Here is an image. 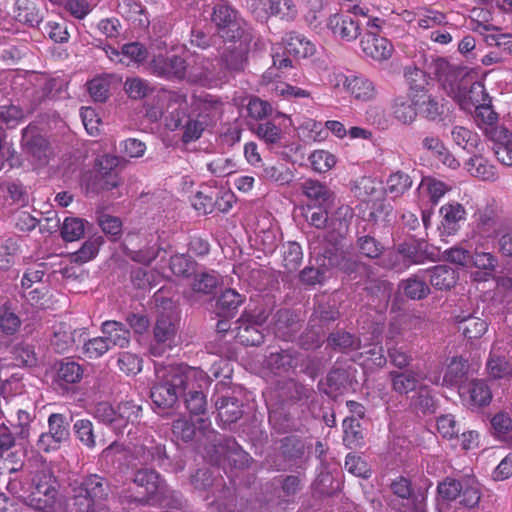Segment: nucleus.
<instances>
[{
    "label": "nucleus",
    "mask_w": 512,
    "mask_h": 512,
    "mask_svg": "<svg viewBox=\"0 0 512 512\" xmlns=\"http://www.w3.org/2000/svg\"><path fill=\"white\" fill-rule=\"evenodd\" d=\"M126 160L119 156L104 154L94 161L93 170L83 177V183L87 193L99 194L110 191L120 185L118 168L124 165Z\"/></svg>",
    "instance_id": "5"
},
{
    "label": "nucleus",
    "mask_w": 512,
    "mask_h": 512,
    "mask_svg": "<svg viewBox=\"0 0 512 512\" xmlns=\"http://www.w3.org/2000/svg\"><path fill=\"white\" fill-rule=\"evenodd\" d=\"M326 341L327 347L343 354L357 351L362 347V341L359 336L343 329L329 333Z\"/></svg>",
    "instance_id": "23"
},
{
    "label": "nucleus",
    "mask_w": 512,
    "mask_h": 512,
    "mask_svg": "<svg viewBox=\"0 0 512 512\" xmlns=\"http://www.w3.org/2000/svg\"><path fill=\"white\" fill-rule=\"evenodd\" d=\"M365 232V227L363 231H357V249L362 256L368 259H377L383 254L385 247L374 236L370 235V233L365 234Z\"/></svg>",
    "instance_id": "36"
},
{
    "label": "nucleus",
    "mask_w": 512,
    "mask_h": 512,
    "mask_svg": "<svg viewBox=\"0 0 512 512\" xmlns=\"http://www.w3.org/2000/svg\"><path fill=\"white\" fill-rule=\"evenodd\" d=\"M283 248V266L288 272L296 271L303 258L301 246L296 242H288Z\"/></svg>",
    "instance_id": "62"
},
{
    "label": "nucleus",
    "mask_w": 512,
    "mask_h": 512,
    "mask_svg": "<svg viewBox=\"0 0 512 512\" xmlns=\"http://www.w3.org/2000/svg\"><path fill=\"white\" fill-rule=\"evenodd\" d=\"M356 373L357 369L353 365H333L327 373L324 383L326 388L323 392L331 398H336L351 389L354 390L357 385Z\"/></svg>",
    "instance_id": "10"
},
{
    "label": "nucleus",
    "mask_w": 512,
    "mask_h": 512,
    "mask_svg": "<svg viewBox=\"0 0 512 512\" xmlns=\"http://www.w3.org/2000/svg\"><path fill=\"white\" fill-rule=\"evenodd\" d=\"M293 173L283 164L266 163L263 165L261 177L266 181L285 185L293 180Z\"/></svg>",
    "instance_id": "53"
},
{
    "label": "nucleus",
    "mask_w": 512,
    "mask_h": 512,
    "mask_svg": "<svg viewBox=\"0 0 512 512\" xmlns=\"http://www.w3.org/2000/svg\"><path fill=\"white\" fill-rule=\"evenodd\" d=\"M285 50L296 58H307L315 53V45L304 35L297 32H289L284 38Z\"/></svg>",
    "instance_id": "30"
},
{
    "label": "nucleus",
    "mask_w": 512,
    "mask_h": 512,
    "mask_svg": "<svg viewBox=\"0 0 512 512\" xmlns=\"http://www.w3.org/2000/svg\"><path fill=\"white\" fill-rule=\"evenodd\" d=\"M244 38L228 42L218 58L219 78L229 81L244 73L249 65L250 43Z\"/></svg>",
    "instance_id": "6"
},
{
    "label": "nucleus",
    "mask_w": 512,
    "mask_h": 512,
    "mask_svg": "<svg viewBox=\"0 0 512 512\" xmlns=\"http://www.w3.org/2000/svg\"><path fill=\"white\" fill-rule=\"evenodd\" d=\"M153 73L166 78L183 79L186 76V61L178 56L170 57L158 56L151 63Z\"/></svg>",
    "instance_id": "19"
},
{
    "label": "nucleus",
    "mask_w": 512,
    "mask_h": 512,
    "mask_svg": "<svg viewBox=\"0 0 512 512\" xmlns=\"http://www.w3.org/2000/svg\"><path fill=\"white\" fill-rule=\"evenodd\" d=\"M345 86L358 100L367 101L372 99L376 94L373 82L362 76L354 75L347 77Z\"/></svg>",
    "instance_id": "38"
},
{
    "label": "nucleus",
    "mask_w": 512,
    "mask_h": 512,
    "mask_svg": "<svg viewBox=\"0 0 512 512\" xmlns=\"http://www.w3.org/2000/svg\"><path fill=\"white\" fill-rule=\"evenodd\" d=\"M301 190L315 206L330 208L333 204V192L318 180L306 179L301 183Z\"/></svg>",
    "instance_id": "20"
},
{
    "label": "nucleus",
    "mask_w": 512,
    "mask_h": 512,
    "mask_svg": "<svg viewBox=\"0 0 512 512\" xmlns=\"http://www.w3.org/2000/svg\"><path fill=\"white\" fill-rule=\"evenodd\" d=\"M398 290L411 300H422L430 294V287L418 275L401 280L398 284Z\"/></svg>",
    "instance_id": "35"
},
{
    "label": "nucleus",
    "mask_w": 512,
    "mask_h": 512,
    "mask_svg": "<svg viewBox=\"0 0 512 512\" xmlns=\"http://www.w3.org/2000/svg\"><path fill=\"white\" fill-rule=\"evenodd\" d=\"M455 321L458 324V330L469 340L479 339L485 334L488 328V324L485 320L471 314L457 315L455 316Z\"/></svg>",
    "instance_id": "31"
},
{
    "label": "nucleus",
    "mask_w": 512,
    "mask_h": 512,
    "mask_svg": "<svg viewBox=\"0 0 512 512\" xmlns=\"http://www.w3.org/2000/svg\"><path fill=\"white\" fill-rule=\"evenodd\" d=\"M76 438L85 447L92 449L97 445V429L93 426V423L88 419L77 420L73 425Z\"/></svg>",
    "instance_id": "47"
},
{
    "label": "nucleus",
    "mask_w": 512,
    "mask_h": 512,
    "mask_svg": "<svg viewBox=\"0 0 512 512\" xmlns=\"http://www.w3.org/2000/svg\"><path fill=\"white\" fill-rule=\"evenodd\" d=\"M21 326L19 316L6 305L0 307V330L7 336L14 335Z\"/></svg>",
    "instance_id": "64"
},
{
    "label": "nucleus",
    "mask_w": 512,
    "mask_h": 512,
    "mask_svg": "<svg viewBox=\"0 0 512 512\" xmlns=\"http://www.w3.org/2000/svg\"><path fill=\"white\" fill-rule=\"evenodd\" d=\"M142 406L132 400L122 401L117 406V420H115V431L124 434L129 425L134 426L140 423Z\"/></svg>",
    "instance_id": "24"
},
{
    "label": "nucleus",
    "mask_w": 512,
    "mask_h": 512,
    "mask_svg": "<svg viewBox=\"0 0 512 512\" xmlns=\"http://www.w3.org/2000/svg\"><path fill=\"white\" fill-rule=\"evenodd\" d=\"M269 327L276 338L293 342L302 328V320L295 311L281 308L272 315Z\"/></svg>",
    "instance_id": "11"
},
{
    "label": "nucleus",
    "mask_w": 512,
    "mask_h": 512,
    "mask_svg": "<svg viewBox=\"0 0 512 512\" xmlns=\"http://www.w3.org/2000/svg\"><path fill=\"white\" fill-rule=\"evenodd\" d=\"M306 444L303 438L289 435L280 439L279 453L284 462L301 467L306 458Z\"/></svg>",
    "instance_id": "18"
},
{
    "label": "nucleus",
    "mask_w": 512,
    "mask_h": 512,
    "mask_svg": "<svg viewBox=\"0 0 512 512\" xmlns=\"http://www.w3.org/2000/svg\"><path fill=\"white\" fill-rule=\"evenodd\" d=\"M57 480L52 469L42 464L31 478V508L50 512L56 502Z\"/></svg>",
    "instance_id": "7"
},
{
    "label": "nucleus",
    "mask_w": 512,
    "mask_h": 512,
    "mask_svg": "<svg viewBox=\"0 0 512 512\" xmlns=\"http://www.w3.org/2000/svg\"><path fill=\"white\" fill-rule=\"evenodd\" d=\"M416 106L417 104L414 103L413 98H396L393 105L395 118L403 124H411L417 117Z\"/></svg>",
    "instance_id": "54"
},
{
    "label": "nucleus",
    "mask_w": 512,
    "mask_h": 512,
    "mask_svg": "<svg viewBox=\"0 0 512 512\" xmlns=\"http://www.w3.org/2000/svg\"><path fill=\"white\" fill-rule=\"evenodd\" d=\"M473 79L464 74L463 69L448 82L444 88L447 90V93L450 97H452L461 108H467V97L469 95V91L471 90V86H473Z\"/></svg>",
    "instance_id": "26"
},
{
    "label": "nucleus",
    "mask_w": 512,
    "mask_h": 512,
    "mask_svg": "<svg viewBox=\"0 0 512 512\" xmlns=\"http://www.w3.org/2000/svg\"><path fill=\"white\" fill-rule=\"evenodd\" d=\"M340 317L338 309L329 303H318L314 306L309 322L323 330V327L335 322Z\"/></svg>",
    "instance_id": "41"
},
{
    "label": "nucleus",
    "mask_w": 512,
    "mask_h": 512,
    "mask_svg": "<svg viewBox=\"0 0 512 512\" xmlns=\"http://www.w3.org/2000/svg\"><path fill=\"white\" fill-rule=\"evenodd\" d=\"M218 417L224 424L235 423L243 415L242 404L236 397H220L215 403Z\"/></svg>",
    "instance_id": "33"
},
{
    "label": "nucleus",
    "mask_w": 512,
    "mask_h": 512,
    "mask_svg": "<svg viewBox=\"0 0 512 512\" xmlns=\"http://www.w3.org/2000/svg\"><path fill=\"white\" fill-rule=\"evenodd\" d=\"M492 434L498 439H506L512 432V418L506 411H499L490 419Z\"/></svg>",
    "instance_id": "59"
},
{
    "label": "nucleus",
    "mask_w": 512,
    "mask_h": 512,
    "mask_svg": "<svg viewBox=\"0 0 512 512\" xmlns=\"http://www.w3.org/2000/svg\"><path fill=\"white\" fill-rule=\"evenodd\" d=\"M429 69L430 73H433L442 81L443 86L447 85L461 70V68L450 65L449 62L443 58L432 60Z\"/></svg>",
    "instance_id": "60"
},
{
    "label": "nucleus",
    "mask_w": 512,
    "mask_h": 512,
    "mask_svg": "<svg viewBox=\"0 0 512 512\" xmlns=\"http://www.w3.org/2000/svg\"><path fill=\"white\" fill-rule=\"evenodd\" d=\"M298 352L294 349H281L278 352H272L267 356V366L275 372L288 371L296 364Z\"/></svg>",
    "instance_id": "40"
},
{
    "label": "nucleus",
    "mask_w": 512,
    "mask_h": 512,
    "mask_svg": "<svg viewBox=\"0 0 512 512\" xmlns=\"http://www.w3.org/2000/svg\"><path fill=\"white\" fill-rule=\"evenodd\" d=\"M370 273L371 267L367 265V294L378 298L381 302L388 303L392 295L393 284L386 279L370 277Z\"/></svg>",
    "instance_id": "43"
},
{
    "label": "nucleus",
    "mask_w": 512,
    "mask_h": 512,
    "mask_svg": "<svg viewBox=\"0 0 512 512\" xmlns=\"http://www.w3.org/2000/svg\"><path fill=\"white\" fill-rule=\"evenodd\" d=\"M468 172L485 181H493L497 178L495 167L480 155H474L466 162Z\"/></svg>",
    "instance_id": "46"
},
{
    "label": "nucleus",
    "mask_w": 512,
    "mask_h": 512,
    "mask_svg": "<svg viewBox=\"0 0 512 512\" xmlns=\"http://www.w3.org/2000/svg\"><path fill=\"white\" fill-rule=\"evenodd\" d=\"M440 214L443 216L442 225L448 234H452L457 230V222L464 219L466 214L464 207L459 204H447L441 207Z\"/></svg>",
    "instance_id": "49"
},
{
    "label": "nucleus",
    "mask_w": 512,
    "mask_h": 512,
    "mask_svg": "<svg viewBox=\"0 0 512 512\" xmlns=\"http://www.w3.org/2000/svg\"><path fill=\"white\" fill-rule=\"evenodd\" d=\"M48 432L56 439L66 442L69 439V422L61 413H52L48 417Z\"/></svg>",
    "instance_id": "61"
},
{
    "label": "nucleus",
    "mask_w": 512,
    "mask_h": 512,
    "mask_svg": "<svg viewBox=\"0 0 512 512\" xmlns=\"http://www.w3.org/2000/svg\"><path fill=\"white\" fill-rule=\"evenodd\" d=\"M121 9L128 20L137 23L140 28H148L150 20L146 8L140 2L123 0Z\"/></svg>",
    "instance_id": "51"
},
{
    "label": "nucleus",
    "mask_w": 512,
    "mask_h": 512,
    "mask_svg": "<svg viewBox=\"0 0 512 512\" xmlns=\"http://www.w3.org/2000/svg\"><path fill=\"white\" fill-rule=\"evenodd\" d=\"M396 251L409 265L423 263L422 241L416 239L404 241L396 246Z\"/></svg>",
    "instance_id": "48"
},
{
    "label": "nucleus",
    "mask_w": 512,
    "mask_h": 512,
    "mask_svg": "<svg viewBox=\"0 0 512 512\" xmlns=\"http://www.w3.org/2000/svg\"><path fill=\"white\" fill-rule=\"evenodd\" d=\"M207 203H194V208L204 214L212 213L214 209L222 213L228 212L234 203V195L230 192H225L221 196L214 199L212 196H205Z\"/></svg>",
    "instance_id": "45"
},
{
    "label": "nucleus",
    "mask_w": 512,
    "mask_h": 512,
    "mask_svg": "<svg viewBox=\"0 0 512 512\" xmlns=\"http://www.w3.org/2000/svg\"><path fill=\"white\" fill-rule=\"evenodd\" d=\"M236 336L235 338L244 346H260L265 339L264 333L260 327L249 322L246 318L240 316L235 322Z\"/></svg>",
    "instance_id": "29"
},
{
    "label": "nucleus",
    "mask_w": 512,
    "mask_h": 512,
    "mask_svg": "<svg viewBox=\"0 0 512 512\" xmlns=\"http://www.w3.org/2000/svg\"><path fill=\"white\" fill-rule=\"evenodd\" d=\"M429 282L433 288L439 291H447L455 287L459 280V274L448 265H436L425 270Z\"/></svg>",
    "instance_id": "21"
},
{
    "label": "nucleus",
    "mask_w": 512,
    "mask_h": 512,
    "mask_svg": "<svg viewBox=\"0 0 512 512\" xmlns=\"http://www.w3.org/2000/svg\"><path fill=\"white\" fill-rule=\"evenodd\" d=\"M469 395L467 405L471 410L488 406L493 398L488 383L483 379L472 380L467 389Z\"/></svg>",
    "instance_id": "27"
},
{
    "label": "nucleus",
    "mask_w": 512,
    "mask_h": 512,
    "mask_svg": "<svg viewBox=\"0 0 512 512\" xmlns=\"http://www.w3.org/2000/svg\"><path fill=\"white\" fill-rule=\"evenodd\" d=\"M279 392L283 399L293 402L308 400L314 393L312 388L294 379H288L280 384Z\"/></svg>",
    "instance_id": "39"
},
{
    "label": "nucleus",
    "mask_w": 512,
    "mask_h": 512,
    "mask_svg": "<svg viewBox=\"0 0 512 512\" xmlns=\"http://www.w3.org/2000/svg\"><path fill=\"white\" fill-rule=\"evenodd\" d=\"M132 482L142 491L134 494L130 489L122 490L119 495L122 503L140 506L161 504L179 507L182 505L181 495L171 490L162 476L153 468L137 469L133 473Z\"/></svg>",
    "instance_id": "1"
},
{
    "label": "nucleus",
    "mask_w": 512,
    "mask_h": 512,
    "mask_svg": "<svg viewBox=\"0 0 512 512\" xmlns=\"http://www.w3.org/2000/svg\"><path fill=\"white\" fill-rule=\"evenodd\" d=\"M451 137L457 146L467 150L468 152H473L480 143L479 136L463 126L453 127Z\"/></svg>",
    "instance_id": "55"
},
{
    "label": "nucleus",
    "mask_w": 512,
    "mask_h": 512,
    "mask_svg": "<svg viewBox=\"0 0 512 512\" xmlns=\"http://www.w3.org/2000/svg\"><path fill=\"white\" fill-rule=\"evenodd\" d=\"M216 462L227 461L230 466L236 469H244L249 466L250 455L232 437H224L214 445Z\"/></svg>",
    "instance_id": "15"
},
{
    "label": "nucleus",
    "mask_w": 512,
    "mask_h": 512,
    "mask_svg": "<svg viewBox=\"0 0 512 512\" xmlns=\"http://www.w3.org/2000/svg\"><path fill=\"white\" fill-rule=\"evenodd\" d=\"M411 186V177L402 171H397L388 177L385 190L386 193L393 197H399L409 190Z\"/></svg>",
    "instance_id": "57"
},
{
    "label": "nucleus",
    "mask_w": 512,
    "mask_h": 512,
    "mask_svg": "<svg viewBox=\"0 0 512 512\" xmlns=\"http://www.w3.org/2000/svg\"><path fill=\"white\" fill-rule=\"evenodd\" d=\"M197 372L201 374V379L197 378L194 381H189V384H185L182 395L184 396L186 409L190 414L204 415L207 412L208 403L203 389L209 386L210 378L200 368H197Z\"/></svg>",
    "instance_id": "12"
},
{
    "label": "nucleus",
    "mask_w": 512,
    "mask_h": 512,
    "mask_svg": "<svg viewBox=\"0 0 512 512\" xmlns=\"http://www.w3.org/2000/svg\"><path fill=\"white\" fill-rule=\"evenodd\" d=\"M324 331L308 321L306 328L296 337L297 346L305 351H315L322 347Z\"/></svg>",
    "instance_id": "37"
},
{
    "label": "nucleus",
    "mask_w": 512,
    "mask_h": 512,
    "mask_svg": "<svg viewBox=\"0 0 512 512\" xmlns=\"http://www.w3.org/2000/svg\"><path fill=\"white\" fill-rule=\"evenodd\" d=\"M215 499L209 503L212 510L217 512H233L236 508L237 500L234 487L227 486L226 484L218 481Z\"/></svg>",
    "instance_id": "34"
},
{
    "label": "nucleus",
    "mask_w": 512,
    "mask_h": 512,
    "mask_svg": "<svg viewBox=\"0 0 512 512\" xmlns=\"http://www.w3.org/2000/svg\"><path fill=\"white\" fill-rule=\"evenodd\" d=\"M25 449L16 442L14 433L3 422H0V458L12 466L10 473L20 471L24 464Z\"/></svg>",
    "instance_id": "14"
},
{
    "label": "nucleus",
    "mask_w": 512,
    "mask_h": 512,
    "mask_svg": "<svg viewBox=\"0 0 512 512\" xmlns=\"http://www.w3.org/2000/svg\"><path fill=\"white\" fill-rule=\"evenodd\" d=\"M360 46L363 53L374 60L384 61L393 53L392 43L385 37L379 36L373 30H367L361 38Z\"/></svg>",
    "instance_id": "16"
},
{
    "label": "nucleus",
    "mask_w": 512,
    "mask_h": 512,
    "mask_svg": "<svg viewBox=\"0 0 512 512\" xmlns=\"http://www.w3.org/2000/svg\"><path fill=\"white\" fill-rule=\"evenodd\" d=\"M469 364L463 358H453L448 364L442 380V386H455L467 376Z\"/></svg>",
    "instance_id": "44"
},
{
    "label": "nucleus",
    "mask_w": 512,
    "mask_h": 512,
    "mask_svg": "<svg viewBox=\"0 0 512 512\" xmlns=\"http://www.w3.org/2000/svg\"><path fill=\"white\" fill-rule=\"evenodd\" d=\"M57 376L65 383L74 384L81 380L83 368L74 361H62L57 369Z\"/></svg>",
    "instance_id": "63"
},
{
    "label": "nucleus",
    "mask_w": 512,
    "mask_h": 512,
    "mask_svg": "<svg viewBox=\"0 0 512 512\" xmlns=\"http://www.w3.org/2000/svg\"><path fill=\"white\" fill-rule=\"evenodd\" d=\"M244 301V295H241L235 289L227 288L216 299V314L219 317L232 318Z\"/></svg>",
    "instance_id": "25"
},
{
    "label": "nucleus",
    "mask_w": 512,
    "mask_h": 512,
    "mask_svg": "<svg viewBox=\"0 0 512 512\" xmlns=\"http://www.w3.org/2000/svg\"><path fill=\"white\" fill-rule=\"evenodd\" d=\"M201 378L197 368L184 364L157 366L155 368L156 380L150 388V398L153 405L159 409H172L178 404L183 387L189 381Z\"/></svg>",
    "instance_id": "2"
},
{
    "label": "nucleus",
    "mask_w": 512,
    "mask_h": 512,
    "mask_svg": "<svg viewBox=\"0 0 512 512\" xmlns=\"http://www.w3.org/2000/svg\"><path fill=\"white\" fill-rule=\"evenodd\" d=\"M133 456L143 465H152L160 468L171 466V459L164 444L156 441L152 436L144 435L133 443Z\"/></svg>",
    "instance_id": "9"
},
{
    "label": "nucleus",
    "mask_w": 512,
    "mask_h": 512,
    "mask_svg": "<svg viewBox=\"0 0 512 512\" xmlns=\"http://www.w3.org/2000/svg\"><path fill=\"white\" fill-rule=\"evenodd\" d=\"M180 316L172 307H164L159 312L153 327L154 339L158 344L171 348L178 332Z\"/></svg>",
    "instance_id": "13"
},
{
    "label": "nucleus",
    "mask_w": 512,
    "mask_h": 512,
    "mask_svg": "<svg viewBox=\"0 0 512 512\" xmlns=\"http://www.w3.org/2000/svg\"><path fill=\"white\" fill-rule=\"evenodd\" d=\"M15 18L17 21L32 27L38 25L41 21L38 9L29 0H16Z\"/></svg>",
    "instance_id": "50"
},
{
    "label": "nucleus",
    "mask_w": 512,
    "mask_h": 512,
    "mask_svg": "<svg viewBox=\"0 0 512 512\" xmlns=\"http://www.w3.org/2000/svg\"><path fill=\"white\" fill-rule=\"evenodd\" d=\"M101 330L109 344L113 346L125 348L130 343V330L121 322L105 321L102 323Z\"/></svg>",
    "instance_id": "32"
},
{
    "label": "nucleus",
    "mask_w": 512,
    "mask_h": 512,
    "mask_svg": "<svg viewBox=\"0 0 512 512\" xmlns=\"http://www.w3.org/2000/svg\"><path fill=\"white\" fill-rule=\"evenodd\" d=\"M326 240L329 243L323 248L322 254L317 257L319 266L327 269H337L352 279H355L358 274L367 272V266L354 256L338 248L333 234H329Z\"/></svg>",
    "instance_id": "8"
},
{
    "label": "nucleus",
    "mask_w": 512,
    "mask_h": 512,
    "mask_svg": "<svg viewBox=\"0 0 512 512\" xmlns=\"http://www.w3.org/2000/svg\"><path fill=\"white\" fill-rule=\"evenodd\" d=\"M360 25L358 20L348 14L331 15L327 23L335 37L347 42L357 39L360 35Z\"/></svg>",
    "instance_id": "17"
},
{
    "label": "nucleus",
    "mask_w": 512,
    "mask_h": 512,
    "mask_svg": "<svg viewBox=\"0 0 512 512\" xmlns=\"http://www.w3.org/2000/svg\"><path fill=\"white\" fill-rule=\"evenodd\" d=\"M21 143L27 154L39 161H46L48 142L42 135L35 134L30 126L23 129Z\"/></svg>",
    "instance_id": "28"
},
{
    "label": "nucleus",
    "mask_w": 512,
    "mask_h": 512,
    "mask_svg": "<svg viewBox=\"0 0 512 512\" xmlns=\"http://www.w3.org/2000/svg\"><path fill=\"white\" fill-rule=\"evenodd\" d=\"M85 232V221L77 217H66L60 227V234L64 241L72 242L80 239Z\"/></svg>",
    "instance_id": "58"
},
{
    "label": "nucleus",
    "mask_w": 512,
    "mask_h": 512,
    "mask_svg": "<svg viewBox=\"0 0 512 512\" xmlns=\"http://www.w3.org/2000/svg\"><path fill=\"white\" fill-rule=\"evenodd\" d=\"M389 378L392 383V389L400 394L406 395L411 391H414L418 385V379L416 373L411 370H405L402 372L391 371Z\"/></svg>",
    "instance_id": "42"
},
{
    "label": "nucleus",
    "mask_w": 512,
    "mask_h": 512,
    "mask_svg": "<svg viewBox=\"0 0 512 512\" xmlns=\"http://www.w3.org/2000/svg\"><path fill=\"white\" fill-rule=\"evenodd\" d=\"M103 242L101 236L89 238L82 244L80 249L71 254V261L78 264L88 262L97 255Z\"/></svg>",
    "instance_id": "56"
},
{
    "label": "nucleus",
    "mask_w": 512,
    "mask_h": 512,
    "mask_svg": "<svg viewBox=\"0 0 512 512\" xmlns=\"http://www.w3.org/2000/svg\"><path fill=\"white\" fill-rule=\"evenodd\" d=\"M210 20L215 26L216 36L223 42H237V39L253 40L254 32L237 10L227 3L214 4Z\"/></svg>",
    "instance_id": "4"
},
{
    "label": "nucleus",
    "mask_w": 512,
    "mask_h": 512,
    "mask_svg": "<svg viewBox=\"0 0 512 512\" xmlns=\"http://www.w3.org/2000/svg\"><path fill=\"white\" fill-rule=\"evenodd\" d=\"M115 496L111 481L98 474H89L71 488L75 512H110L108 503Z\"/></svg>",
    "instance_id": "3"
},
{
    "label": "nucleus",
    "mask_w": 512,
    "mask_h": 512,
    "mask_svg": "<svg viewBox=\"0 0 512 512\" xmlns=\"http://www.w3.org/2000/svg\"><path fill=\"white\" fill-rule=\"evenodd\" d=\"M409 85L410 96L415 104H420V98H425L433 86L432 78L419 68L409 69L405 73Z\"/></svg>",
    "instance_id": "22"
},
{
    "label": "nucleus",
    "mask_w": 512,
    "mask_h": 512,
    "mask_svg": "<svg viewBox=\"0 0 512 512\" xmlns=\"http://www.w3.org/2000/svg\"><path fill=\"white\" fill-rule=\"evenodd\" d=\"M124 90L129 98L133 100H140L152 95L155 91V87L147 80L139 77H133L126 79L124 83Z\"/></svg>",
    "instance_id": "52"
}]
</instances>
